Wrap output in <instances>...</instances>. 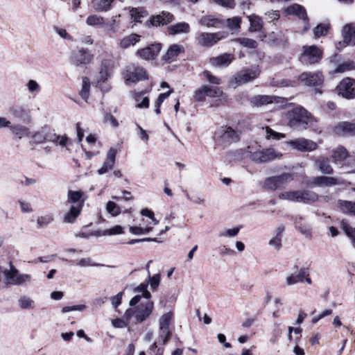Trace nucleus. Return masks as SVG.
Listing matches in <instances>:
<instances>
[{"mask_svg": "<svg viewBox=\"0 0 355 355\" xmlns=\"http://www.w3.org/2000/svg\"><path fill=\"white\" fill-rule=\"evenodd\" d=\"M140 37L141 36L136 33L126 35L119 40L118 46L121 49H126L130 46H135L139 42Z\"/></svg>", "mask_w": 355, "mask_h": 355, "instance_id": "nucleus-28", "label": "nucleus"}, {"mask_svg": "<svg viewBox=\"0 0 355 355\" xmlns=\"http://www.w3.org/2000/svg\"><path fill=\"white\" fill-rule=\"evenodd\" d=\"M89 90H90V81L87 77H83L82 78V87L79 92L80 96L85 100L87 101L89 96Z\"/></svg>", "mask_w": 355, "mask_h": 355, "instance_id": "nucleus-41", "label": "nucleus"}, {"mask_svg": "<svg viewBox=\"0 0 355 355\" xmlns=\"http://www.w3.org/2000/svg\"><path fill=\"white\" fill-rule=\"evenodd\" d=\"M106 210L113 216H118L121 213L120 207L113 201L107 202Z\"/></svg>", "mask_w": 355, "mask_h": 355, "instance_id": "nucleus-51", "label": "nucleus"}, {"mask_svg": "<svg viewBox=\"0 0 355 355\" xmlns=\"http://www.w3.org/2000/svg\"><path fill=\"white\" fill-rule=\"evenodd\" d=\"M311 117V114L300 106L293 107L286 114L287 125L297 130L306 129Z\"/></svg>", "mask_w": 355, "mask_h": 355, "instance_id": "nucleus-1", "label": "nucleus"}, {"mask_svg": "<svg viewBox=\"0 0 355 355\" xmlns=\"http://www.w3.org/2000/svg\"><path fill=\"white\" fill-rule=\"evenodd\" d=\"M112 73V70L110 68V62L109 60H103L99 72L100 80L102 82H105L111 76Z\"/></svg>", "mask_w": 355, "mask_h": 355, "instance_id": "nucleus-38", "label": "nucleus"}, {"mask_svg": "<svg viewBox=\"0 0 355 355\" xmlns=\"http://www.w3.org/2000/svg\"><path fill=\"white\" fill-rule=\"evenodd\" d=\"M21 309H33L35 308V302L28 296H21L18 300Z\"/></svg>", "mask_w": 355, "mask_h": 355, "instance_id": "nucleus-43", "label": "nucleus"}, {"mask_svg": "<svg viewBox=\"0 0 355 355\" xmlns=\"http://www.w3.org/2000/svg\"><path fill=\"white\" fill-rule=\"evenodd\" d=\"M329 30V26L325 24H320L313 29V34L315 37L327 35Z\"/></svg>", "mask_w": 355, "mask_h": 355, "instance_id": "nucleus-52", "label": "nucleus"}, {"mask_svg": "<svg viewBox=\"0 0 355 355\" xmlns=\"http://www.w3.org/2000/svg\"><path fill=\"white\" fill-rule=\"evenodd\" d=\"M53 221V216L51 214L42 215L37 218V227L41 229L48 226Z\"/></svg>", "mask_w": 355, "mask_h": 355, "instance_id": "nucleus-44", "label": "nucleus"}, {"mask_svg": "<svg viewBox=\"0 0 355 355\" xmlns=\"http://www.w3.org/2000/svg\"><path fill=\"white\" fill-rule=\"evenodd\" d=\"M286 144L293 150L300 152H311L318 148V145L312 140L303 137L287 141Z\"/></svg>", "mask_w": 355, "mask_h": 355, "instance_id": "nucleus-11", "label": "nucleus"}, {"mask_svg": "<svg viewBox=\"0 0 355 355\" xmlns=\"http://www.w3.org/2000/svg\"><path fill=\"white\" fill-rule=\"evenodd\" d=\"M282 154L276 151L274 148H266L250 151V159L257 163H264L270 162L275 158L281 157Z\"/></svg>", "mask_w": 355, "mask_h": 355, "instance_id": "nucleus-9", "label": "nucleus"}, {"mask_svg": "<svg viewBox=\"0 0 355 355\" xmlns=\"http://www.w3.org/2000/svg\"><path fill=\"white\" fill-rule=\"evenodd\" d=\"M235 41L236 42H239L241 45H242L244 47L255 49L257 46V42L252 39L241 37L237 38Z\"/></svg>", "mask_w": 355, "mask_h": 355, "instance_id": "nucleus-48", "label": "nucleus"}, {"mask_svg": "<svg viewBox=\"0 0 355 355\" xmlns=\"http://www.w3.org/2000/svg\"><path fill=\"white\" fill-rule=\"evenodd\" d=\"M28 92L31 94H37L41 90L40 85L35 80H29L26 84Z\"/></svg>", "mask_w": 355, "mask_h": 355, "instance_id": "nucleus-56", "label": "nucleus"}, {"mask_svg": "<svg viewBox=\"0 0 355 355\" xmlns=\"http://www.w3.org/2000/svg\"><path fill=\"white\" fill-rule=\"evenodd\" d=\"M161 49L162 44L160 43L153 44L150 46L138 49L136 55L145 60H153L159 54Z\"/></svg>", "mask_w": 355, "mask_h": 355, "instance_id": "nucleus-15", "label": "nucleus"}, {"mask_svg": "<svg viewBox=\"0 0 355 355\" xmlns=\"http://www.w3.org/2000/svg\"><path fill=\"white\" fill-rule=\"evenodd\" d=\"M293 180V175L291 173H284L279 175L267 178L263 186L266 189L275 191L280 189Z\"/></svg>", "mask_w": 355, "mask_h": 355, "instance_id": "nucleus-7", "label": "nucleus"}, {"mask_svg": "<svg viewBox=\"0 0 355 355\" xmlns=\"http://www.w3.org/2000/svg\"><path fill=\"white\" fill-rule=\"evenodd\" d=\"M354 68L353 61H348L340 64L335 70L336 73H343L347 71L352 70Z\"/></svg>", "mask_w": 355, "mask_h": 355, "instance_id": "nucleus-58", "label": "nucleus"}, {"mask_svg": "<svg viewBox=\"0 0 355 355\" xmlns=\"http://www.w3.org/2000/svg\"><path fill=\"white\" fill-rule=\"evenodd\" d=\"M86 23L88 26H101L104 24V19L97 15H92L87 18Z\"/></svg>", "mask_w": 355, "mask_h": 355, "instance_id": "nucleus-47", "label": "nucleus"}, {"mask_svg": "<svg viewBox=\"0 0 355 355\" xmlns=\"http://www.w3.org/2000/svg\"><path fill=\"white\" fill-rule=\"evenodd\" d=\"M307 275L306 268H301L297 275H291L286 279V282L288 286H291L299 282H303L304 281L305 276Z\"/></svg>", "mask_w": 355, "mask_h": 355, "instance_id": "nucleus-35", "label": "nucleus"}, {"mask_svg": "<svg viewBox=\"0 0 355 355\" xmlns=\"http://www.w3.org/2000/svg\"><path fill=\"white\" fill-rule=\"evenodd\" d=\"M82 208L78 206H71L69 210L64 214L63 222L73 223L81 212Z\"/></svg>", "mask_w": 355, "mask_h": 355, "instance_id": "nucleus-33", "label": "nucleus"}, {"mask_svg": "<svg viewBox=\"0 0 355 355\" xmlns=\"http://www.w3.org/2000/svg\"><path fill=\"white\" fill-rule=\"evenodd\" d=\"M152 229L153 228L150 227L143 228L141 227L135 226V227H130L129 228V230L133 234L141 235V234H145L149 233L150 232L152 231Z\"/></svg>", "mask_w": 355, "mask_h": 355, "instance_id": "nucleus-59", "label": "nucleus"}, {"mask_svg": "<svg viewBox=\"0 0 355 355\" xmlns=\"http://www.w3.org/2000/svg\"><path fill=\"white\" fill-rule=\"evenodd\" d=\"M334 132L338 135H355V123L340 122L334 127Z\"/></svg>", "mask_w": 355, "mask_h": 355, "instance_id": "nucleus-23", "label": "nucleus"}, {"mask_svg": "<svg viewBox=\"0 0 355 355\" xmlns=\"http://www.w3.org/2000/svg\"><path fill=\"white\" fill-rule=\"evenodd\" d=\"M131 320V318H126L125 312L121 318H116L112 320V324L115 328H125L130 323Z\"/></svg>", "mask_w": 355, "mask_h": 355, "instance_id": "nucleus-46", "label": "nucleus"}, {"mask_svg": "<svg viewBox=\"0 0 355 355\" xmlns=\"http://www.w3.org/2000/svg\"><path fill=\"white\" fill-rule=\"evenodd\" d=\"M114 0H92V6L97 12H106L111 9Z\"/></svg>", "mask_w": 355, "mask_h": 355, "instance_id": "nucleus-32", "label": "nucleus"}, {"mask_svg": "<svg viewBox=\"0 0 355 355\" xmlns=\"http://www.w3.org/2000/svg\"><path fill=\"white\" fill-rule=\"evenodd\" d=\"M12 116L20 121H26L30 119L28 111L23 107H15L11 110Z\"/></svg>", "mask_w": 355, "mask_h": 355, "instance_id": "nucleus-36", "label": "nucleus"}, {"mask_svg": "<svg viewBox=\"0 0 355 355\" xmlns=\"http://www.w3.org/2000/svg\"><path fill=\"white\" fill-rule=\"evenodd\" d=\"M339 95L346 98H353L355 96V80L347 78L343 79L337 87Z\"/></svg>", "mask_w": 355, "mask_h": 355, "instance_id": "nucleus-14", "label": "nucleus"}, {"mask_svg": "<svg viewBox=\"0 0 355 355\" xmlns=\"http://www.w3.org/2000/svg\"><path fill=\"white\" fill-rule=\"evenodd\" d=\"M279 197L282 200L306 204L315 202L319 199V196L316 193L305 189L283 192Z\"/></svg>", "mask_w": 355, "mask_h": 355, "instance_id": "nucleus-4", "label": "nucleus"}, {"mask_svg": "<svg viewBox=\"0 0 355 355\" xmlns=\"http://www.w3.org/2000/svg\"><path fill=\"white\" fill-rule=\"evenodd\" d=\"M207 96L211 98L220 97L223 91L218 87L206 85Z\"/></svg>", "mask_w": 355, "mask_h": 355, "instance_id": "nucleus-50", "label": "nucleus"}, {"mask_svg": "<svg viewBox=\"0 0 355 355\" xmlns=\"http://www.w3.org/2000/svg\"><path fill=\"white\" fill-rule=\"evenodd\" d=\"M116 153L117 150L116 148H111L108 150L106 159L103 162L101 168L98 170V175L105 174L113 168L115 164Z\"/></svg>", "mask_w": 355, "mask_h": 355, "instance_id": "nucleus-19", "label": "nucleus"}, {"mask_svg": "<svg viewBox=\"0 0 355 355\" xmlns=\"http://www.w3.org/2000/svg\"><path fill=\"white\" fill-rule=\"evenodd\" d=\"M124 232L123 227L121 225H115L110 229L105 230L104 234L107 236L121 234Z\"/></svg>", "mask_w": 355, "mask_h": 355, "instance_id": "nucleus-57", "label": "nucleus"}, {"mask_svg": "<svg viewBox=\"0 0 355 355\" xmlns=\"http://www.w3.org/2000/svg\"><path fill=\"white\" fill-rule=\"evenodd\" d=\"M213 1L227 8H234L236 6L235 0H213Z\"/></svg>", "mask_w": 355, "mask_h": 355, "instance_id": "nucleus-64", "label": "nucleus"}, {"mask_svg": "<svg viewBox=\"0 0 355 355\" xmlns=\"http://www.w3.org/2000/svg\"><path fill=\"white\" fill-rule=\"evenodd\" d=\"M9 128L11 133L19 139L31 135L29 128L21 124H10Z\"/></svg>", "mask_w": 355, "mask_h": 355, "instance_id": "nucleus-30", "label": "nucleus"}, {"mask_svg": "<svg viewBox=\"0 0 355 355\" xmlns=\"http://www.w3.org/2000/svg\"><path fill=\"white\" fill-rule=\"evenodd\" d=\"M5 283L7 285L26 286L30 284L32 276L29 274H21L19 270L10 263V268L3 271Z\"/></svg>", "mask_w": 355, "mask_h": 355, "instance_id": "nucleus-5", "label": "nucleus"}, {"mask_svg": "<svg viewBox=\"0 0 355 355\" xmlns=\"http://www.w3.org/2000/svg\"><path fill=\"white\" fill-rule=\"evenodd\" d=\"M167 30L170 35H175L178 34H187L190 32L191 28L187 22H179L168 26Z\"/></svg>", "mask_w": 355, "mask_h": 355, "instance_id": "nucleus-27", "label": "nucleus"}, {"mask_svg": "<svg viewBox=\"0 0 355 355\" xmlns=\"http://www.w3.org/2000/svg\"><path fill=\"white\" fill-rule=\"evenodd\" d=\"M131 19L136 22H141V18L145 16V11L141 8H132L130 11Z\"/></svg>", "mask_w": 355, "mask_h": 355, "instance_id": "nucleus-49", "label": "nucleus"}, {"mask_svg": "<svg viewBox=\"0 0 355 355\" xmlns=\"http://www.w3.org/2000/svg\"><path fill=\"white\" fill-rule=\"evenodd\" d=\"M220 23V20L213 15L202 16L199 20L200 26L206 27H216Z\"/></svg>", "mask_w": 355, "mask_h": 355, "instance_id": "nucleus-37", "label": "nucleus"}, {"mask_svg": "<svg viewBox=\"0 0 355 355\" xmlns=\"http://www.w3.org/2000/svg\"><path fill=\"white\" fill-rule=\"evenodd\" d=\"M299 57L300 61L304 64H311L319 62L322 59V50L315 45L304 46Z\"/></svg>", "mask_w": 355, "mask_h": 355, "instance_id": "nucleus-8", "label": "nucleus"}, {"mask_svg": "<svg viewBox=\"0 0 355 355\" xmlns=\"http://www.w3.org/2000/svg\"><path fill=\"white\" fill-rule=\"evenodd\" d=\"M266 137L268 139H273L275 140H279L280 139H283L285 137L284 134L280 133V132H277L274 131L273 130H272L271 128H270L269 127L266 128Z\"/></svg>", "mask_w": 355, "mask_h": 355, "instance_id": "nucleus-54", "label": "nucleus"}, {"mask_svg": "<svg viewBox=\"0 0 355 355\" xmlns=\"http://www.w3.org/2000/svg\"><path fill=\"white\" fill-rule=\"evenodd\" d=\"M151 262H152V261L150 260L147 263L146 269L147 270L148 276V284H150V288L153 290H155L158 287L159 282H160V275L156 274L152 277L150 276V271H149V265Z\"/></svg>", "mask_w": 355, "mask_h": 355, "instance_id": "nucleus-42", "label": "nucleus"}, {"mask_svg": "<svg viewBox=\"0 0 355 355\" xmlns=\"http://www.w3.org/2000/svg\"><path fill=\"white\" fill-rule=\"evenodd\" d=\"M184 52L182 45L174 44L168 49L166 53L163 55L162 59L168 63L175 61L177 57Z\"/></svg>", "mask_w": 355, "mask_h": 355, "instance_id": "nucleus-22", "label": "nucleus"}, {"mask_svg": "<svg viewBox=\"0 0 355 355\" xmlns=\"http://www.w3.org/2000/svg\"><path fill=\"white\" fill-rule=\"evenodd\" d=\"M218 133L222 141L225 144H232L239 140V133L230 126H223Z\"/></svg>", "mask_w": 355, "mask_h": 355, "instance_id": "nucleus-18", "label": "nucleus"}, {"mask_svg": "<svg viewBox=\"0 0 355 355\" xmlns=\"http://www.w3.org/2000/svg\"><path fill=\"white\" fill-rule=\"evenodd\" d=\"M343 42L347 45H355V24H346L342 31Z\"/></svg>", "mask_w": 355, "mask_h": 355, "instance_id": "nucleus-25", "label": "nucleus"}, {"mask_svg": "<svg viewBox=\"0 0 355 355\" xmlns=\"http://www.w3.org/2000/svg\"><path fill=\"white\" fill-rule=\"evenodd\" d=\"M341 227L346 234L352 240L355 239V228L351 227L346 221L342 220Z\"/></svg>", "mask_w": 355, "mask_h": 355, "instance_id": "nucleus-55", "label": "nucleus"}, {"mask_svg": "<svg viewBox=\"0 0 355 355\" xmlns=\"http://www.w3.org/2000/svg\"><path fill=\"white\" fill-rule=\"evenodd\" d=\"M340 182L334 177L329 176H318L312 179L311 185L318 187H332L340 184Z\"/></svg>", "mask_w": 355, "mask_h": 355, "instance_id": "nucleus-21", "label": "nucleus"}, {"mask_svg": "<svg viewBox=\"0 0 355 355\" xmlns=\"http://www.w3.org/2000/svg\"><path fill=\"white\" fill-rule=\"evenodd\" d=\"M240 231L239 227H236L232 229H227L225 232H220L218 236L220 237L228 236V237H234L236 236Z\"/></svg>", "mask_w": 355, "mask_h": 355, "instance_id": "nucleus-60", "label": "nucleus"}, {"mask_svg": "<svg viewBox=\"0 0 355 355\" xmlns=\"http://www.w3.org/2000/svg\"><path fill=\"white\" fill-rule=\"evenodd\" d=\"M123 76L126 84L135 83L147 78L146 71L144 69L135 65L128 66Z\"/></svg>", "mask_w": 355, "mask_h": 355, "instance_id": "nucleus-10", "label": "nucleus"}, {"mask_svg": "<svg viewBox=\"0 0 355 355\" xmlns=\"http://www.w3.org/2000/svg\"><path fill=\"white\" fill-rule=\"evenodd\" d=\"M206 96H207L206 85H203L199 89H198L193 94V98L196 101H204L205 100Z\"/></svg>", "mask_w": 355, "mask_h": 355, "instance_id": "nucleus-53", "label": "nucleus"}, {"mask_svg": "<svg viewBox=\"0 0 355 355\" xmlns=\"http://www.w3.org/2000/svg\"><path fill=\"white\" fill-rule=\"evenodd\" d=\"M134 98L137 103L136 105L137 107L139 108H147L149 106V99L146 96H144L141 92L135 93Z\"/></svg>", "mask_w": 355, "mask_h": 355, "instance_id": "nucleus-45", "label": "nucleus"}, {"mask_svg": "<svg viewBox=\"0 0 355 355\" xmlns=\"http://www.w3.org/2000/svg\"><path fill=\"white\" fill-rule=\"evenodd\" d=\"M148 284H141L136 288L135 291L142 293L143 297L147 300L151 297V294L147 291Z\"/></svg>", "mask_w": 355, "mask_h": 355, "instance_id": "nucleus-63", "label": "nucleus"}, {"mask_svg": "<svg viewBox=\"0 0 355 355\" xmlns=\"http://www.w3.org/2000/svg\"><path fill=\"white\" fill-rule=\"evenodd\" d=\"M299 80L306 86L315 87L322 85L324 78L320 72H304L300 75Z\"/></svg>", "mask_w": 355, "mask_h": 355, "instance_id": "nucleus-16", "label": "nucleus"}, {"mask_svg": "<svg viewBox=\"0 0 355 355\" xmlns=\"http://www.w3.org/2000/svg\"><path fill=\"white\" fill-rule=\"evenodd\" d=\"M173 318L174 313L172 311L164 313L159 318V342H162L163 345L167 343L171 336L169 326Z\"/></svg>", "mask_w": 355, "mask_h": 355, "instance_id": "nucleus-6", "label": "nucleus"}, {"mask_svg": "<svg viewBox=\"0 0 355 355\" xmlns=\"http://www.w3.org/2000/svg\"><path fill=\"white\" fill-rule=\"evenodd\" d=\"M276 96L269 95H257L252 97L250 100V103L257 107L273 103L276 100Z\"/></svg>", "mask_w": 355, "mask_h": 355, "instance_id": "nucleus-29", "label": "nucleus"}, {"mask_svg": "<svg viewBox=\"0 0 355 355\" xmlns=\"http://www.w3.org/2000/svg\"><path fill=\"white\" fill-rule=\"evenodd\" d=\"M91 60L92 55L90 53L87 51L80 49L73 54L71 62L73 65L79 67L89 63Z\"/></svg>", "mask_w": 355, "mask_h": 355, "instance_id": "nucleus-20", "label": "nucleus"}, {"mask_svg": "<svg viewBox=\"0 0 355 355\" xmlns=\"http://www.w3.org/2000/svg\"><path fill=\"white\" fill-rule=\"evenodd\" d=\"M315 166L322 173L325 175H331L334 169L330 165L328 157L320 156L318 159H314Z\"/></svg>", "mask_w": 355, "mask_h": 355, "instance_id": "nucleus-24", "label": "nucleus"}, {"mask_svg": "<svg viewBox=\"0 0 355 355\" xmlns=\"http://www.w3.org/2000/svg\"><path fill=\"white\" fill-rule=\"evenodd\" d=\"M223 33H207L200 32L196 37L198 45L205 47H209L214 45L217 42L224 38Z\"/></svg>", "mask_w": 355, "mask_h": 355, "instance_id": "nucleus-12", "label": "nucleus"}, {"mask_svg": "<svg viewBox=\"0 0 355 355\" xmlns=\"http://www.w3.org/2000/svg\"><path fill=\"white\" fill-rule=\"evenodd\" d=\"M234 59V55L224 53L210 59V64L214 67H226L229 65Z\"/></svg>", "mask_w": 355, "mask_h": 355, "instance_id": "nucleus-26", "label": "nucleus"}, {"mask_svg": "<svg viewBox=\"0 0 355 355\" xmlns=\"http://www.w3.org/2000/svg\"><path fill=\"white\" fill-rule=\"evenodd\" d=\"M67 202L71 206H78L83 208L84 200L83 199V193L81 191H74L69 190L68 191Z\"/></svg>", "mask_w": 355, "mask_h": 355, "instance_id": "nucleus-31", "label": "nucleus"}, {"mask_svg": "<svg viewBox=\"0 0 355 355\" xmlns=\"http://www.w3.org/2000/svg\"><path fill=\"white\" fill-rule=\"evenodd\" d=\"M173 20V15L167 11H162L159 15L153 16L146 22L148 27L168 24Z\"/></svg>", "mask_w": 355, "mask_h": 355, "instance_id": "nucleus-17", "label": "nucleus"}, {"mask_svg": "<svg viewBox=\"0 0 355 355\" xmlns=\"http://www.w3.org/2000/svg\"><path fill=\"white\" fill-rule=\"evenodd\" d=\"M250 26V31L256 32L259 31L263 27V21L261 18L256 15H252L248 17Z\"/></svg>", "mask_w": 355, "mask_h": 355, "instance_id": "nucleus-40", "label": "nucleus"}, {"mask_svg": "<svg viewBox=\"0 0 355 355\" xmlns=\"http://www.w3.org/2000/svg\"><path fill=\"white\" fill-rule=\"evenodd\" d=\"M32 139L33 141L37 144L49 142L59 145L61 147H66L69 141L68 137L58 135L53 130L48 126L40 128L32 135Z\"/></svg>", "mask_w": 355, "mask_h": 355, "instance_id": "nucleus-2", "label": "nucleus"}, {"mask_svg": "<svg viewBox=\"0 0 355 355\" xmlns=\"http://www.w3.org/2000/svg\"><path fill=\"white\" fill-rule=\"evenodd\" d=\"M288 14L297 15L299 18L304 20L307 19L306 12L304 7L299 4H293L287 9Z\"/></svg>", "mask_w": 355, "mask_h": 355, "instance_id": "nucleus-39", "label": "nucleus"}, {"mask_svg": "<svg viewBox=\"0 0 355 355\" xmlns=\"http://www.w3.org/2000/svg\"><path fill=\"white\" fill-rule=\"evenodd\" d=\"M241 22V19L238 17H234L227 19V24L231 29L239 28Z\"/></svg>", "mask_w": 355, "mask_h": 355, "instance_id": "nucleus-62", "label": "nucleus"}, {"mask_svg": "<svg viewBox=\"0 0 355 355\" xmlns=\"http://www.w3.org/2000/svg\"><path fill=\"white\" fill-rule=\"evenodd\" d=\"M154 309V303L152 301L141 302L135 307L125 311L126 318L133 319L135 324L141 323L148 320Z\"/></svg>", "mask_w": 355, "mask_h": 355, "instance_id": "nucleus-3", "label": "nucleus"}, {"mask_svg": "<svg viewBox=\"0 0 355 355\" xmlns=\"http://www.w3.org/2000/svg\"><path fill=\"white\" fill-rule=\"evenodd\" d=\"M348 157L347 150L342 146H338L332 150L331 158L334 163H338L343 161Z\"/></svg>", "mask_w": 355, "mask_h": 355, "instance_id": "nucleus-34", "label": "nucleus"}, {"mask_svg": "<svg viewBox=\"0 0 355 355\" xmlns=\"http://www.w3.org/2000/svg\"><path fill=\"white\" fill-rule=\"evenodd\" d=\"M295 223L298 231H300L302 234H304L306 237L311 236V230L309 225L299 224V223L297 221L295 222Z\"/></svg>", "mask_w": 355, "mask_h": 355, "instance_id": "nucleus-61", "label": "nucleus"}, {"mask_svg": "<svg viewBox=\"0 0 355 355\" xmlns=\"http://www.w3.org/2000/svg\"><path fill=\"white\" fill-rule=\"evenodd\" d=\"M259 74V70L258 68L243 70L236 75L234 80H232L230 84L234 87H236L239 85L245 83L256 78Z\"/></svg>", "mask_w": 355, "mask_h": 355, "instance_id": "nucleus-13", "label": "nucleus"}]
</instances>
